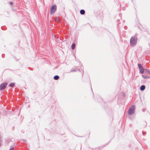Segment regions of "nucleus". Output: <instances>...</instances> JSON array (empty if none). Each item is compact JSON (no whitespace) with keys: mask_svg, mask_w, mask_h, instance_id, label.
I'll return each instance as SVG.
<instances>
[{"mask_svg":"<svg viewBox=\"0 0 150 150\" xmlns=\"http://www.w3.org/2000/svg\"><path fill=\"white\" fill-rule=\"evenodd\" d=\"M57 9V6L56 5H52L51 8L50 13L51 14H54Z\"/></svg>","mask_w":150,"mask_h":150,"instance_id":"1","label":"nucleus"},{"mask_svg":"<svg viewBox=\"0 0 150 150\" xmlns=\"http://www.w3.org/2000/svg\"><path fill=\"white\" fill-rule=\"evenodd\" d=\"M137 38L135 37H132L130 40V43L131 45H133L136 43Z\"/></svg>","mask_w":150,"mask_h":150,"instance_id":"2","label":"nucleus"},{"mask_svg":"<svg viewBox=\"0 0 150 150\" xmlns=\"http://www.w3.org/2000/svg\"><path fill=\"white\" fill-rule=\"evenodd\" d=\"M135 106H133L131 107L128 110V113L129 115H131L133 114L134 111Z\"/></svg>","mask_w":150,"mask_h":150,"instance_id":"3","label":"nucleus"},{"mask_svg":"<svg viewBox=\"0 0 150 150\" xmlns=\"http://www.w3.org/2000/svg\"><path fill=\"white\" fill-rule=\"evenodd\" d=\"M138 66L139 68L140 72L141 74H143L144 73L145 69L143 68L142 66L140 64H138Z\"/></svg>","mask_w":150,"mask_h":150,"instance_id":"4","label":"nucleus"},{"mask_svg":"<svg viewBox=\"0 0 150 150\" xmlns=\"http://www.w3.org/2000/svg\"><path fill=\"white\" fill-rule=\"evenodd\" d=\"M7 85L6 83H3L0 85V90H2L4 89Z\"/></svg>","mask_w":150,"mask_h":150,"instance_id":"5","label":"nucleus"},{"mask_svg":"<svg viewBox=\"0 0 150 150\" xmlns=\"http://www.w3.org/2000/svg\"><path fill=\"white\" fill-rule=\"evenodd\" d=\"M145 86L144 85H142L141 86L140 90L142 91L144 90L145 89Z\"/></svg>","mask_w":150,"mask_h":150,"instance_id":"6","label":"nucleus"},{"mask_svg":"<svg viewBox=\"0 0 150 150\" xmlns=\"http://www.w3.org/2000/svg\"><path fill=\"white\" fill-rule=\"evenodd\" d=\"M142 76L144 79H149L150 78V77L149 76H145L144 75H142Z\"/></svg>","mask_w":150,"mask_h":150,"instance_id":"7","label":"nucleus"},{"mask_svg":"<svg viewBox=\"0 0 150 150\" xmlns=\"http://www.w3.org/2000/svg\"><path fill=\"white\" fill-rule=\"evenodd\" d=\"M144 71L147 74L150 75V71H148V70H147L146 69H145Z\"/></svg>","mask_w":150,"mask_h":150,"instance_id":"8","label":"nucleus"},{"mask_svg":"<svg viewBox=\"0 0 150 150\" xmlns=\"http://www.w3.org/2000/svg\"><path fill=\"white\" fill-rule=\"evenodd\" d=\"M80 13L81 14L83 15L85 13V11L84 10H81L80 11Z\"/></svg>","mask_w":150,"mask_h":150,"instance_id":"9","label":"nucleus"},{"mask_svg":"<svg viewBox=\"0 0 150 150\" xmlns=\"http://www.w3.org/2000/svg\"><path fill=\"white\" fill-rule=\"evenodd\" d=\"M75 43H73L72 44V45H71V48L72 50H74L75 47Z\"/></svg>","mask_w":150,"mask_h":150,"instance_id":"10","label":"nucleus"},{"mask_svg":"<svg viewBox=\"0 0 150 150\" xmlns=\"http://www.w3.org/2000/svg\"><path fill=\"white\" fill-rule=\"evenodd\" d=\"M59 78V76H58L56 75L54 76V79L55 80H57Z\"/></svg>","mask_w":150,"mask_h":150,"instance_id":"11","label":"nucleus"},{"mask_svg":"<svg viewBox=\"0 0 150 150\" xmlns=\"http://www.w3.org/2000/svg\"><path fill=\"white\" fill-rule=\"evenodd\" d=\"M15 83H10V84L9 85V86L11 87H13L15 85Z\"/></svg>","mask_w":150,"mask_h":150,"instance_id":"12","label":"nucleus"},{"mask_svg":"<svg viewBox=\"0 0 150 150\" xmlns=\"http://www.w3.org/2000/svg\"><path fill=\"white\" fill-rule=\"evenodd\" d=\"M14 150L13 147H12L9 150Z\"/></svg>","mask_w":150,"mask_h":150,"instance_id":"13","label":"nucleus"},{"mask_svg":"<svg viewBox=\"0 0 150 150\" xmlns=\"http://www.w3.org/2000/svg\"><path fill=\"white\" fill-rule=\"evenodd\" d=\"M13 4V3L12 2H11L10 3V4L11 5H12V4Z\"/></svg>","mask_w":150,"mask_h":150,"instance_id":"14","label":"nucleus"}]
</instances>
